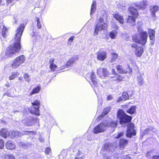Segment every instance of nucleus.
<instances>
[{"instance_id": "20", "label": "nucleus", "mask_w": 159, "mask_h": 159, "mask_svg": "<svg viewBox=\"0 0 159 159\" xmlns=\"http://www.w3.org/2000/svg\"><path fill=\"white\" fill-rule=\"evenodd\" d=\"M55 60L53 58H50L49 61V66L51 70L54 71L57 68V66L54 64Z\"/></svg>"}, {"instance_id": "52", "label": "nucleus", "mask_w": 159, "mask_h": 159, "mask_svg": "<svg viewBox=\"0 0 159 159\" xmlns=\"http://www.w3.org/2000/svg\"><path fill=\"white\" fill-rule=\"evenodd\" d=\"M152 152L151 151L148 152L146 155V157L148 158H149V157L151 156V154Z\"/></svg>"}, {"instance_id": "25", "label": "nucleus", "mask_w": 159, "mask_h": 159, "mask_svg": "<svg viewBox=\"0 0 159 159\" xmlns=\"http://www.w3.org/2000/svg\"><path fill=\"white\" fill-rule=\"evenodd\" d=\"M22 121L25 125L27 126H31L34 125V124L31 122V117L25 120H24Z\"/></svg>"}, {"instance_id": "33", "label": "nucleus", "mask_w": 159, "mask_h": 159, "mask_svg": "<svg viewBox=\"0 0 159 159\" xmlns=\"http://www.w3.org/2000/svg\"><path fill=\"white\" fill-rule=\"evenodd\" d=\"M2 35L4 38H5L7 35V29L4 25H3Z\"/></svg>"}, {"instance_id": "64", "label": "nucleus", "mask_w": 159, "mask_h": 159, "mask_svg": "<svg viewBox=\"0 0 159 159\" xmlns=\"http://www.w3.org/2000/svg\"><path fill=\"white\" fill-rule=\"evenodd\" d=\"M109 39V38L108 37H107L105 38V40H106V41H108V40Z\"/></svg>"}, {"instance_id": "29", "label": "nucleus", "mask_w": 159, "mask_h": 159, "mask_svg": "<svg viewBox=\"0 0 159 159\" xmlns=\"http://www.w3.org/2000/svg\"><path fill=\"white\" fill-rule=\"evenodd\" d=\"M117 70L118 72L120 73L125 74L127 72V71L125 69H122V66L119 65L117 67Z\"/></svg>"}, {"instance_id": "47", "label": "nucleus", "mask_w": 159, "mask_h": 159, "mask_svg": "<svg viewBox=\"0 0 159 159\" xmlns=\"http://www.w3.org/2000/svg\"><path fill=\"white\" fill-rule=\"evenodd\" d=\"M4 146V142L2 139H0V149H2Z\"/></svg>"}, {"instance_id": "43", "label": "nucleus", "mask_w": 159, "mask_h": 159, "mask_svg": "<svg viewBox=\"0 0 159 159\" xmlns=\"http://www.w3.org/2000/svg\"><path fill=\"white\" fill-rule=\"evenodd\" d=\"M51 149L49 148H47L45 150V152L46 155H49L51 152Z\"/></svg>"}, {"instance_id": "55", "label": "nucleus", "mask_w": 159, "mask_h": 159, "mask_svg": "<svg viewBox=\"0 0 159 159\" xmlns=\"http://www.w3.org/2000/svg\"><path fill=\"white\" fill-rule=\"evenodd\" d=\"M14 0H7V2L8 4L11 3L13 2Z\"/></svg>"}, {"instance_id": "21", "label": "nucleus", "mask_w": 159, "mask_h": 159, "mask_svg": "<svg viewBox=\"0 0 159 159\" xmlns=\"http://www.w3.org/2000/svg\"><path fill=\"white\" fill-rule=\"evenodd\" d=\"M41 89V87L40 86H37L33 89L31 92L30 93V95L31 96L34 94L39 93Z\"/></svg>"}, {"instance_id": "61", "label": "nucleus", "mask_w": 159, "mask_h": 159, "mask_svg": "<svg viewBox=\"0 0 159 159\" xmlns=\"http://www.w3.org/2000/svg\"><path fill=\"white\" fill-rule=\"evenodd\" d=\"M112 74H114L115 75L116 73H115V70L114 69L112 70Z\"/></svg>"}, {"instance_id": "44", "label": "nucleus", "mask_w": 159, "mask_h": 159, "mask_svg": "<svg viewBox=\"0 0 159 159\" xmlns=\"http://www.w3.org/2000/svg\"><path fill=\"white\" fill-rule=\"evenodd\" d=\"M31 122L34 124V125L35 123H36L39 122V120L37 118H33L31 117Z\"/></svg>"}, {"instance_id": "41", "label": "nucleus", "mask_w": 159, "mask_h": 159, "mask_svg": "<svg viewBox=\"0 0 159 159\" xmlns=\"http://www.w3.org/2000/svg\"><path fill=\"white\" fill-rule=\"evenodd\" d=\"M138 84L140 85H142L143 84V78L140 77L138 79Z\"/></svg>"}, {"instance_id": "9", "label": "nucleus", "mask_w": 159, "mask_h": 159, "mask_svg": "<svg viewBox=\"0 0 159 159\" xmlns=\"http://www.w3.org/2000/svg\"><path fill=\"white\" fill-rule=\"evenodd\" d=\"M128 129L126 133V136L131 138L132 135H135L136 133L134 129V125L133 124H129L128 125Z\"/></svg>"}, {"instance_id": "30", "label": "nucleus", "mask_w": 159, "mask_h": 159, "mask_svg": "<svg viewBox=\"0 0 159 159\" xmlns=\"http://www.w3.org/2000/svg\"><path fill=\"white\" fill-rule=\"evenodd\" d=\"M35 18L36 22H37V28L39 29H41L42 27V21L41 19L38 17H36Z\"/></svg>"}, {"instance_id": "37", "label": "nucleus", "mask_w": 159, "mask_h": 159, "mask_svg": "<svg viewBox=\"0 0 159 159\" xmlns=\"http://www.w3.org/2000/svg\"><path fill=\"white\" fill-rule=\"evenodd\" d=\"M111 56L112 58L111 60V62L112 63L114 62L117 58L118 54L116 53H113L111 54Z\"/></svg>"}, {"instance_id": "13", "label": "nucleus", "mask_w": 159, "mask_h": 159, "mask_svg": "<svg viewBox=\"0 0 159 159\" xmlns=\"http://www.w3.org/2000/svg\"><path fill=\"white\" fill-rule=\"evenodd\" d=\"M148 5L147 1L146 0H143V1L140 2L139 3H136L135 4V5L136 7L135 9L137 10L139 9H144Z\"/></svg>"}, {"instance_id": "42", "label": "nucleus", "mask_w": 159, "mask_h": 159, "mask_svg": "<svg viewBox=\"0 0 159 159\" xmlns=\"http://www.w3.org/2000/svg\"><path fill=\"white\" fill-rule=\"evenodd\" d=\"M153 129V128L152 127H150L149 128L146 129L144 131V132L145 134H148L149 132L152 131Z\"/></svg>"}, {"instance_id": "28", "label": "nucleus", "mask_w": 159, "mask_h": 159, "mask_svg": "<svg viewBox=\"0 0 159 159\" xmlns=\"http://www.w3.org/2000/svg\"><path fill=\"white\" fill-rule=\"evenodd\" d=\"M128 143V141L123 139H120V147H124Z\"/></svg>"}, {"instance_id": "46", "label": "nucleus", "mask_w": 159, "mask_h": 159, "mask_svg": "<svg viewBox=\"0 0 159 159\" xmlns=\"http://www.w3.org/2000/svg\"><path fill=\"white\" fill-rule=\"evenodd\" d=\"M24 134H30L32 135L35 134H36V133L35 132L32 131H26L25 132Z\"/></svg>"}, {"instance_id": "5", "label": "nucleus", "mask_w": 159, "mask_h": 159, "mask_svg": "<svg viewBox=\"0 0 159 159\" xmlns=\"http://www.w3.org/2000/svg\"><path fill=\"white\" fill-rule=\"evenodd\" d=\"M117 117L120 120V123L121 125L129 122L132 119L131 116L126 114L123 110H118Z\"/></svg>"}, {"instance_id": "19", "label": "nucleus", "mask_w": 159, "mask_h": 159, "mask_svg": "<svg viewBox=\"0 0 159 159\" xmlns=\"http://www.w3.org/2000/svg\"><path fill=\"white\" fill-rule=\"evenodd\" d=\"M113 17L121 24L124 23V21L123 16L118 13H116L113 14Z\"/></svg>"}, {"instance_id": "10", "label": "nucleus", "mask_w": 159, "mask_h": 159, "mask_svg": "<svg viewBox=\"0 0 159 159\" xmlns=\"http://www.w3.org/2000/svg\"><path fill=\"white\" fill-rule=\"evenodd\" d=\"M97 74L100 77L104 78L108 75L107 70L103 68H100L97 70Z\"/></svg>"}, {"instance_id": "2", "label": "nucleus", "mask_w": 159, "mask_h": 159, "mask_svg": "<svg viewBox=\"0 0 159 159\" xmlns=\"http://www.w3.org/2000/svg\"><path fill=\"white\" fill-rule=\"evenodd\" d=\"M98 14V16H97L96 24L93 33L94 36L98 35L99 31L106 30L107 29L108 26L107 23L103 22L105 19L106 20L107 19V15L104 11H102L100 14L99 12Z\"/></svg>"}, {"instance_id": "4", "label": "nucleus", "mask_w": 159, "mask_h": 159, "mask_svg": "<svg viewBox=\"0 0 159 159\" xmlns=\"http://www.w3.org/2000/svg\"><path fill=\"white\" fill-rule=\"evenodd\" d=\"M139 34H135L132 37L133 40L137 43L143 45L146 43L148 38V34L146 31H139Z\"/></svg>"}, {"instance_id": "54", "label": "nucleus", "mask_w": 159, "mask_h": 159, "mask_svg": "<svg viewBox=\"0 0 159 159\" xmlns=\"http://www.w3.org/2000/svg\"><path fill=\"white\" fill-rule=\"evenodd\" d=\"M152 159H159V156L155 155L152 157Z\"/></svg>"}, {"instance_id": "58", "label": "nucleus", "mask_w": 159, "mask_h": 159, "mask_svg": "<svg viewBox=\"0 0 159 159\" xmlns=\"http://www.w3.org/2000/svg\"><path fill=\"white\" fill-rule=\"evenodd\" d=\"M84 157V156H82L80 157H75V159H83Z\"/></svg>"}, {"instance_id": "24", "label": "nucleus", "mask_w": 159, "mask_h": 159, "mask_svg": "<svg viewBox=\"0 0 159 159\" xmlns=\"http://www.w3.org/2000/svg\"><path fill=\"white\" fill-rule=\"evenodd\" d=\"M148 32L150 39L154 41L155 40V31L153 30L149 29L148 30Z\"/></svg>"}, {"instance_id": "18", "label": "nucleus", "mask_w": 159, "mask_h": 159, "mask_svg": "<svg viewBox=\"0 0 159 159\" xmlns=\"http://www.w3.org/2000/svg\"><path fill=\"white\" fill-rule=\"evenodd\" d=\"M23 134L19 131H12L9 134V137L10 138L13 139L16 137L21 136Z\"/></svg>"}, {"instance_id": "59", "label": "nucleus", "mask_w": 159, "mask_h": 159, "mask_svg": "<svg viewBox=\"0 0 159 159\" xmlns=\"http://www.w3.org/2000/svg\"><path fill=\"white\" fill-rule=\"evenodd\" d=\"M122 159H130V158L127 156H125L124 158Z\"/></svg>"}, {"instance_id": "60", "label": "nucleus", "mask_w": 159, "mask_h": 159, "mask_svg": "<svg viewBox=\"0 0 159 159\" xmlns=\"http://www.w3.org/2000/svg\"><path fill=\"white\" fill-rule=\"evenodd\" d=\"M128 69L129 71V73H130L131 72H132V70L131 68L129 67V66H128Z\"/></svg>"}, {"instance_id": "6", "label": "nucleus", "mask_w": 159, "mask_h": 159, "mask_svg": "<svg viewBox=\"0 0 159 159\" xmlns=\"http://www.w3.org/2000/svg\"><path fill=\"white\" fill-rule=\"evenodd\" d=\"M86 79L87 80H91L92 84H91L96 92V90L98 89V82L97 80L95 73L93 71L89 72L87 74Z\"/></svg>"}, {"instance_id": "1", "label": "nucleus", "mask_w": 159, "mask_h": 159, "mask_svg": "<svg viewBox=\"0 0 159 159\" xmlns=\"http://www.w3.org/2000/svg\"><path fill=\"white\" fill-rule=\"evenodd\" d=\"M25 28L24 24H21L15 31L14 37L15 42L6 49L5 53L1 52L0 57L2 58L11 57L13 55L18 52L20 49V41L23 32Z\"/></svg>"}, {"instance_id": "39", "label": "nucleus", "mask_w": 159, "mask_h": 159, "mask_svg": "<svg viewBox=\"0 0 159 159\" xmlns=\"http://www.w3.org/2000/svg\"><path fill=\"white\" fill-rule=\"evenodd\" d=\"M31 113L37 116H39L40 113L39 110H30Z\"/></svg>"}, {"instance_id": "40", "label": "nucleus", "mask_w": 159, "mask_h": 159, "mask_svg": "<svg viewBox=\"0 0 159 159\" xmlns=\"http://www.w3.org/2000/svg\"><path fill=\"white\" fill-rule=\"evenodd\" d=\"M123 98L125 100H127L129 98V96L126 92H123L122 94Z\"/></svg>"}, {"instance_id": "8", "label": "nucleus", "mask_w": 159, "mask_h": 159, "mask_svg": "<svg viewBox=\"0 0 159 159\" xmlns=\"http://www.w3.org/2000/svg\"><path fill=\"white\" fill-rule=\"evenodd\" d=\"M25 57L23 55H21L16 57L12 63V68H18L25 62Z\"/></svg>"}, {"instance_id": "31", "label": "nucleus", "mask_w": 159, "mask_h": 159, "mask_svg": "<svg viewBox=\"0 0 159 159\" xmlns=\"http://www.w3.org/2000/svg\"><path fill=\"white\" fill-rule=\"evenodd\" d=\"M130 103H129L128 104L123 106L122 108H126L129 109H135L136 108V107L135 106H130Z\"/></svg>"}, {"instance_id": "34", "label": "nucleus", "mask_w": 159, "mask_h": 159, "mask_svg": "<svg viewBox=\"0 0 159 159\" xmlns=\"http://www.w3.org/2000/svg\"><path fill=\"white\" fill-rule=\"evenodd\" d=\"M3 159H15V158L12 154H5L3 157Z\"/></svg>"}, {"instance_id": "45", "label": "nucleus", "mask_w": 159, "mask_h": 159, "mask_svg": "<svg viewBox=\"0 0 159 159\" xmlns=\"http://www.w3.org/2000/svg\"><path fill=\"white\" fill-rule=\"evenodd\" d=\"M19 145L23 146L24 147H27L30 145V144L27 143L26 142H21L20 143Z\"/></svg>"}, {"instance_id": "16", "label": "nucleus", "mask_w": 159, "mask_h": 159, "mask_svg": "<svg viewBox=\"0 0 159 159\" xmlns=\"http://www.w3.org/2000/svg\"><path fill=\"white\" fill-rule=\"evenodd\" d=\"M31 35L32 41L33 43H35L39 42V39H40V36L34 32L33 31L32 33L31 34Z\"/></svg>"}, {"instance_id": "27", "label": "nucleus", "mask_w": 159, "mask_h": 159, "mask_svg": "<svg viewBox=\"0 0 159 159\" xmlns=\"http://www.w3.org/2000/svg\"><path fill=\"white\" fill-rule=\"evenodd\" d=\"M143 52V49L142 47H138L135 51V53L138 57H140Z\"/></svg>"}, {"instance_id": "23", "label": "nucleus", "mask_w": 159, "mask_h": 159, "mask_svg": "<svg viewBox=\"0 0 159 159\" xmlns=\"http://www.w3.org/2000/svg\"><path fill=\"white\" fill-rule=\"evenodd\" d=\"M96 10V2L95 1H93L91 5V10H90V15L91 16L94 13Z\"/></svg>"}, {"instance_id": "57", "label": "nucleus", "mask_w": 159, "mask_h": 159, "mask_svg": "<svg viewBox=\"0 0 159 159\" xmlns=\"http://www.w3.org/2000/svg\"><path fill=\"white\" fill-rule=\"evenodd\" d=\"M123 100L122 99L121 97H120L118 98V99L117 100V102H120Z\"/></svg>"}, {"instance_id": "26", "label": "nucleus", "mask_w": 159, "mask_h": 159, "mask_svg": "<svg viewBox=\"0 0 159 159\" xmlns=\"http://www.w3.org/2000/svg\"><path fill=\"white\" fill-rule=\"evenodd\" d=\"M159 7L157 6H153L150 8V11L152 16H155V13L158 10Z\"/></svg>"}, {"instance_id": "15", "label": "nucleus", "mask_w": 159, "mask_h": 159, "mask_svg": "<svg viewBox=\"0 0 159 159\" xmlns=\"http://www.w3.org/2000/svg\"><path fill=\"white\" fill-rule=\"evenodd\" d=\"M10 133L8 129L5 128H3L0 130V136L4 138H7L9 136Z\"/></svg>"}, {"instance_id": "35", "label": "nucleus", "mask_w": 159, "mask_h": 159, "mask_svg": "<svg viewBox=\"0 0 159 159\" xmlns=\"http://www.w3.org/2000/svg\"><path fill=\"white\" fill-rule=\"evenodd\" d=\"M19 73L17 72L16 73L13 72L12 73L11 75L9 76V79L10 80H12L14 79L16 77L19 75Z\"/></svg>"}, {"instance_id": "56", "label": "nucleus", "mask_w": 159, "mask_h": 159, "mask_svg": "<svg viewBox=\"0 0 159 159\" xmlns=\"http://www.w3.org/2000/svg\"><path fill=\"white\" fill-rule=\"evenodd\" d=\"M39 140L40 142L42 143L43 142H44V139L42 138H39Z\"/></svg>"}, {"instance_id": "17", "label": "nucleus", "mask_w": 159, "mask_h": 159, "mask_svg": "<svg viewBox=\"0 0 159 159\" xmlns=\"http://www.w3.org/2000/svg\"><path fill=\"white\" fill-rule=\"evenodd\" d=\"M6 146L7 148L9 150H12L15 148V144L11 140L7 141L6 143Z\"/></svg>"}, {"instance_id": "32", "label": "nucleus", "mask_w": 159, "mask_h": 159, "mask_svg": "<svg viewBox=\"0 0 159 159\" xmlns=\"http://www.w3.org/2000/svg\"><path fill=\"white\" fill-rule=\"evenodd\" d=\"M32 104L33 105L35 106L34 107L36 109H38L39 108L40 102L39 101L36 100L32 102Z\"/></svg>"}, {"instance_id": "62", "label": "nucleus", "mask_w": 159, "mask_h": 159, "mask_svg": "<svg viewBox=\"0 0 159 159\" xmlns=\"http://www.w3.org/2000/svg\"><path fill=\"white\" fill-rule=\"evenodd\" d=\"M138 24L141 26L142 24V22L141 21H139L138 22Z\"/></svg>"}, {"instance_id": "51", "label": "nucleus", "mask_w": 159, "mask_h": 159, "mask_svg": "<svg viewBox=\"0 0 159 159\" xmlns=\"http://www.w3.org/2000/svg\"><path fill=\"white\" fill-rule=\"evenodd\" d=\"M113 99V97L111 95H109L107 97V100H111Z\"/></svg>"}, {"instance_id": "11", "label": "nucleus", "mask_w": 159, "mask_h": 159, "mask_svg": "<svg viewBox=\"0 0 159 159\" xmlns=\"http://www.w3.org/2000/svg\"><path fill=\"white\" fill-rule=\"evenodd\" d=\"M113 28L116 30H113L108 33V36L111 39H115L116 38L118 34L117 30L119 29V27L118 26L114 25L112 26Z\"/></svg>"}, {"instance_id": "22", "label": "nucleus", "mask_w": 159, "mask_h": 159, "mask_svg": "<svg viewBox=\"0 0 159 159\" xmlns=\"http://www.w3.org/2000/svg\"><path fill=\"white\" fill-rule=\"evenodd\" d=\"M111 77L112 79V80L115 81L116 82L121 81L123 79L122 77L119 75L117 73L115 74V76Z\"/></svg>"}, {"instance_id": "49", "label": "nucleus", "mask_w": 159, "mask_h": 159, "mask_svg": "<svg viewBox=\"0 0 159 159\" xmlns=\"http://www.w3.org/2000/svg\"><path fill=\"white\" fill-rule=\"evenodd\" d=\"M123 135V133L122 132H120L119 133L117 136H115L114 137L116 138H119L122 137Z\"/></svg>"}, {"instance_id": "36", "label": "nucleus", "mask_w": 159, "mask_h": 159, "mask_svg": "<svg viewBox=\"0 0 159 159\" xmlns=\"http://www.w3.org/2000/svg\"><path fill=\"white\" fill-rule=\"evenodd\" d=\"M109 112V111H107V110H104V111H103V112L102 113V115H100L98 118L97 120H101V119L102 118V117L103 116H104L107 115Z\"/></svg>"}, {"instance_id": "48", "label": "nucleus", "mask_w": 159, "mask_h": 159, "mask_svg": "<svg viewBox=\"0 0 159 159\" xmlns=\"http://www.w3.org/2000/svg\"><path fill=\"white\" fill-rule=\"evenodd\" d=\"M74 36H72L70 37L68 40V44L69 45H71L72 42H73V39H74Z\"/></svg>"}, {"instance_id": "7", "label": "nucleus", "mask_w": 159, "mask_h": 159, "mask_svg": "<svg viewBox=\"0 0 159 159\" xmlns=\"http://www.w3.org/2000/svg\"><path fill=\"white\" fill-rule=\"evenodd\" d=\"M129 10L132 16H129L127 19V22L133 25L135 22V19L138 16V14L137 10L134 7H130L129 8Z\"/></svg>"}, {"instance_id": "12", "label": "nucleus", "mask_w": 159, "mask_h": 159, "mask_svg": "<svg viewBox=\"0 0 159 159\" xmlns=\"http://www.w3.org/2000/svg\"><path fill=\"white\" fill-rule=\"evenodd\" d=\"M78 59V58L76 57H73L69 59L66 64L64 65L61 66L60 69L61 70H64L66 69V68L70 66L75 61H76Z\"/></svg>"}, {"instance_id": "3", "label": "nucleus", "mask_w": 159, "mask_h": 159, "mask_svg": "<svg viewBox=\"0 0 159 159\" xmlns=\"http://www.w3.org/2000/svg\"><path fill=\"white\" fill-rule=\"evenodd\" d=\"M117 124V121L105 120L96 126L93 129V132L95 134L103 132L106 130L107 127L114 128Z\"/></svg>"}, {"instance_id": "53", "label": "nucleus", "mask_w": 159, "mask_h": 159, "mask_svg": "<svg viewBox=\"0 0 159 159\" xmlns=\"http://www.w3.org/2000/svg\"><path fill=\"white\" fill-rule=\"evenodd\" d=\"M131 46L132 48H136V49L138 47V46H137V44L135 43H133V44H132Z\"/></svg>"}, {"instance_id": "14", "label": "nucleus", "mask_w": 159, "mask_h": 159, "mask_svg": "<svg viewBox=\"0 0 159 159\" xmlns=\"http://www.w3.org/2000/svg\"><path fill=\"white\" fill-rule=\"evenodd\" d=\"M107 53L104 51H101L98 52L97 58L101 61H104L107 57Z\"/></svg>"}, {"instance_id": "50", "label": "nucleus", "mask_w": 159, "mask_h": 159, "mask_svg": "<svg viewBox=\"0 0 159 159\" xmlns=\"http://www.w3.org/2000/svg\"><path fill=\"white\" fill-rule=\"evenodd\" d=\"M127 112L131 114H134L135 113V110H127Z\"/></svg>"}, {"instance_id": "63", "label": "nucleus", "mask_w": 159, "mask_h": 159, "mask_svg": "<svg viewBox=\"0 0 159 159\" xmlns=\"http://www.w3.org/2000/svg\"><path fill=\"white\" fill-rule=\"evenodd\" d=\"M18 80H23V78L22 77H20L19 78Z\"/></svg>"}, {"instance_id": "38", "label": "nucleus", "mask_w": 159, "mask_h": 159, "mask_svg": "<svg viewBox=\"0 0 159 159\" xmlns=\"http://www.w3.org/2000/svg\"><path fill=\"white\" fill-rule=\"evenodd\" d=\"M24 78L25 81L29 82L30 80V78L29 75L28 74H25L23 76Z\"/></svg>"}]
</instances>
